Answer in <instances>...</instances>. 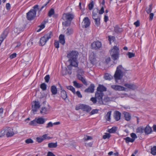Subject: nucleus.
I'll return each instance as SVG.
<instances>
[{"label": "nucleus", "mask_w": 156, "mask_h": 156, "mask_svg": "<svg viewBox=\"0 0 156 156\" xmlns=\"http://www.w3.org/2000/svg\"><path fill=\"white\" fill-rule=\"evenodd\" d=\"M94 86L93 84H91L88 88L85 89L84 91L87 93H93L94 91Z\"/></svg>", "instance_id": "18"}, {"label": "nucleus", "mask_w": 156, "mask_h": 156, "mask_svg": "<svg viewBox=\"0 0 156 156\" xmlns=\"http://www.w3.org/2000/svg\"><path fill=\"white\" fill-rule=\"evenodd\" d=\"M51 91L53 94L55 95L57 94V90L56 87L55 86H52L51 87Z\"/></svg>", "instance_id": "27"}, {"label": "nucleus", "mask_w": 156, "mask_h": 156, "mask_svg": "<svg viewBox=\"0 0 156 156\" xmlns=\"http://www.w3.org/2000/svg\"><path fill=\"white\" fill-rule=\"evenodd\" d=\"M80 80H81L85 85H87V83L85 79L83 77Z\"/></svg>", "instance_id": "62"}, {"label": "nucleus", "mask_w": 156, "mask_h": 156, "mask_svg": "<svg viewBox=\"0 0 156 156\" xmlns=\"http://www.w3.org/2000/svg\"><path fill=\"white\" fill-rule=\"evenodd\" d=\"M47 134H44L42 136V137L43 138V140L44 139H51L49 136H47Z\"/></svg>", "instance_id": "63"}, {"label": "nucleus", "mask_w": 156, "mask_h": 156, "mask_svg": "<svg viewBox=\"0 0 156 156\" xmlns=\"http://www.w3.org/2000/svg\"><path fill=\"white\" fill-rule=\"evenodd\" d=\"M104 95L103 93L100 91H97L95 94V97L98 101V102L101 105L104 104L102 100V97Z\"/></svg>", "instance_id": "9"}, {"label": "nucleus", "mask_w": 156, "mask_h": 156, "mask_svg": "<svg viewBox=\"0 0 156 156\" xmlns=\"http://www.w3.org/2000/svg\"><path fill=\"white\" fill-rule=\"evenodd\" d=\"M131 136L132 137V139H134V140L137 138V136H136V134L134 133H132L130 134Z\"/></svg>", "instance_id": "51"}, {"label": "nucleus", "mask_w": 156, "mask_h": 156, "mask_svg": "<svg viewBox=\"0 0 156 156\" xmlns=\"http://www.w3.org/2000/svg\"><path fill=\"white\" fill-rule=\"evenodd\" d=\"M110 54L112 59L115 60L119 58V49L116 46H114L110 51Z\"/></svg>", "instance_id": "5"}, {"label": "nucleus", "mask_w": 156, "mask_h": 156, "mask_svg": "<svg viewBox=\"0 0 156 156\" xmlns=\"http://www.w3.org/2000/svg\"><path fill=\"white\" fill-rule=\"evenodd\" d=\"M124 139L125 140L126 142V143H128L129 142L132 143L134 141L133 139L131 138L128 137L124 138Z\"/></svg>", "instance_id": "33"}, {"label": "nucleus", "mask_w": 156, "mask_h": 156, "mask_svg": "<svg viewBox=\"0 0 156 156\" xmlns=\"http://www.w3.org/2000/svg\"><path fill=\"white\" fill-rule=\"evenodd\" d=\"M54 13V10L53 9H51L49 11L48 13V16L51 17Z\"/></svg>", "instance_id": "46"}, {"label": "nucleus", "mask_w": 156, "mask_h": 156, "mask_svg": "<svg viewBox=\"0 0 156 156\" xmlns=\"http://www.w3.org/2000/svg\"><path fill=\"white\" fill-rule=\"evenodd\" d=\"M15 134L12 129L10 127H6L3 129L0 132V137H1L6 135L8 137L13 136Z\"/></svg>", "instance_id": "4"}, {"label": "nucleus", "mask_w": 156, "mask_h": 156, "mask_svg": "<svg viewBox=\"0 0 156 156\" xmlns=\"http://www.w3.org/2000/svg\"><path fill=\"white\" fill-rule=\"evenodd\" d=\"M97 99L96 98L92 97L90 98V100L93 102L94 104H95L96 103Z\"/></svg>", "instance_id": "56"}, {"label": "nucleus", "mask_w": 156, "mask_h": 156, "mask_svg": "<svg viewBox=\"0 0 156 156\" xmlns=\"http://www.w3.org/2000/svg\"><path fill=\"white\" fill-rule=\"evenodd\" d=\"M80 109H81L84 111L88 112L91 110V108L87 105L81 104L79 105V106L76 107V110H78Z\"/></svg>", "instance_id": "8"}, {"label": "nucleus", "mask_w": 156, "mask_h": 156, "mask_svg": "<svg viewBox=\"0 0 156 156\" xmlns=\"http://www.w3.org/2000/svg\"><path fill=\"white\" fill-rule=\"evenodd\" d=\"M59 41L60 43L63 45L65 43L64 36L63 34H61L59 37Z\"/></svg>", "instance_id": "25"}, {"label": "nucleus", "mask_w": 156, "mask_h": 156, "mask_svg": "<svg viewBox=\"0 0 156 156\" xmlns=\"http://www.w3.org/2000/svg\"><path fill=\"white\" fill-rule=\"evenodd\" d=\"M98 110L97 109H93L90 112V115H93L97 113L98 112Z\"/></svg>", "instance_id": "47"}, {"label": "nucleus", "mask_w": 156, "mask_h": 156, "mask_svg": "<svg viewBox=\"0 0 156 156\" xmlns=\"http://www.w3.org/2000/svg\"><path fill=\"white\" fill-rule=\"evenodd\" d=\"M127 55L128 56V57L129 58L134 57L135 56V54L134 53L130 52H128L127 53Z\"/></svg>", "instance_id": "48"}, {"label": "nucleus", "mask_w": 156, "mask_h": 156, "mask_svg": "<svg viewBox=\"0 0 156 156\" xmlns=\"http://www.w3.org/2000/svg\"><path fill=\"white\" fill-rule=\"evenodd\" d=\"M106 91V88L103 85H99L97 88V91L102 92Z\"/></svg>", "instance_id": "21"}, {"label": "nucleus", "mask_w": 156, "mask_h": 156, "mask_svg": "<svg viewBox=\"0 0 156 156\" xmlns=\"http://www.w3.org/2000/svg\"><path fill=\"white\" fill-rule=\"evenodd\" d=\"M144 128L143 126H140L138 127L136 129V133L140 134L143 133Z\"/></svg>", "instance_id": "26"}, {"label": "nucleus", "mask_w": 156, "mask_h": 156, "mask_svg": "<svg viewBox=\"0 0 156 156\" xmlns=\"http://www.w3.org/2000/svg\"><path fill=\"white\" fill-rule=\"evenodd\" d=\"M40 107V102L38 101H35L32 103V110L34 114H35L37 109Z\"/></svg>", "instance_id": "10"}, {"label": "nucleus", "mask_w": 156, "mask_h": 156, "mask_svg": "<svg viewBox=\"0 0 156 156\" xmlns=\"http://www.w3.org/2000/svg\"><path fill=\"white\" fill-rule=\"evenodd\" d=\"M152 4H150L148 7L147 8L146 11L147 13H150L151 12L152 9Z\"/></svg>", "instance_id": "38"}, {"label": "nucleus", "mask_w": 156, "mask_h": 156, "mask_svg": "<svg viewBox=\"0 0 156 156\" xmlns=\"http://www.w3.org/2000/svg\"><path fill=\"white\" fill-rule=\"evenodd\" d=\"M66 88L71 91L74 94H75V88L71 86H67L66 87Z\"/></svg>", "instance_id": "37"}, {"label": "nucleus", "mask_w": 156, "mask_h": 156, "mask_svg": "<svg viewBox=\"0 0 156 156\" xmlns=\"http://www.w3.org/2000/svg\"><path fill=\"white\" fill-rule=\"evenodd\" d=\"M73 30L71 28H69L67 29V31L66 33V34L69 35L73 34Z\"/></svg>", "instance_id": "40"}, {"label": "nucleus", "mask_w": 156, "mask_h": 156, "mask_svg": "<svg viewBox=\"0 0 156 156\" xmlns=\"http://www.w3.org/2000/svg\"><path fill=\"white\" fill-rule=\"evenodd\" d=\"M111 87L115 90L126 91V88L119 85H112Z\"/></svg>", "instance_id": "13"}, {"label": "nucleus", "mask_w": 156, "mask_h": 156, "mask_svg": "<svg viewBox=\"0 0 156 156\" xmlns=\"http://www.w3.org/2000/svg\"><path fill=\"white\" fill-rule=\"evenodd\" d=\"M83 26L85 28H87L90 26V22L88 17H86L84 18L83 20Z\"/></svg>", "instance_id": "17"}, {"label": "nucleus", "mask_w": 156, "mask_h": 156, "mask_svg": "<svg viewBox=\"0 0 156 156\" xmlns=\"http://www.w3.org/2000/svg\"><path fill=\"white\" fill-rule=\"evenodd\" d=\"M152 131V129L151 127L147 126L144 128V132L146 134H148L151 133Z\"/></svg>", "instance_id": "24"}, {"label": "nucleus", "mask_w": 156, "mask_h": 156, "mask_svg": "<svg viewBox=\"0 0 156 156\" xmlns=\"http://www.w3.org/2000/svg\"><path fill=\"white\" fill-rule=\"evenodd\" d=\"M47 156H55L52 152L50 151H49L47 154Z\"/></svg>", "instance_id": "64"}, {"label": "nucleus", "mask_w": 156, "mask_h": 156, "mask_svg": "<svg viewBox=\"0 0 156 156\" xmlns=\"http://www.w3.org/2000/svg\"><path fill=\"white\" fill-rule=\"evenodd\" d=\"M78 74H80L81 75H83L84 74L83 71L81 69H80L77 71Z\"/></svg>", "instance_id": "58"}, {"label": "nucleus", "mask_w": 156, "mask_h": 156, "mask_svg": "<svg viewBox=\"0 0 156 156\" xmlns=\"http://www.w3.org/2000/svg\"><path fill=\"white\" fill-rule=\"evenodd\" d=\"M99 14H102L104 12V8L103 7H102L101 9L98 12Z\"/></svg>", "instance_id": "57"}, {"label": "nucleus", "mask_w": 156, "mask_h": 156, "mask_svg": "<svg viewBox=\"0 0 156 156\" xmlns=\"http://www.w3.org/2000/svg\"><path fill=\"white\" fill-rule=\"evenodd\" d=\"M54 45L55 47L56 48H58L59 47V42L57 41H55L54 43Z\"/></svg>", "instance_id": "59"}, {"label": "nucleus", "mask_w": 156, "mask_h": 156, "mask_svg": "<svg viewBox=\"0 0 156 156\" xmlns=\"http://www.w3.org/2000/svg\"><path fill=\"white\" fill-rule=\"evenodd\" d=\"M69 64L68 66V68L69 69V70H71L72 69V66H73L75 67H77L78 65V63H77V65L74 66L73 65V64H71L70 62H69Z\"/></svg>", "instance_id": "43"}, {"label": "nucleus", "mask_w": 156, "mask_h": 156, "mask_svg": "<svg viewBox=\"0 0 156 156\" xmlns=\"http://www.w3.org/2000/svg\"><path fill=\"white\" fill-rule=\"evenodd\" d=\"M104 78L106 80H110L113 78V76L108 73L105 74Z\"/></svg>", "instance_id": "31"}, {"label": "nucleus", "mask_w": 156, "mask_h": 156, "mask_svg": "<svg viewBox=\"0 0 156 156\" xmlns=\"http://www.w3.org/2000/svg\"><path fill=\"white\" fill-rule=\"evenodd\" d=\"M124 86L132 90H134L137 88V87L133 84L125 83Z\"/></svg>", "instance_id": "19"}, {"label": "nucleus", "mask_w": 156, "mask_h": 156, "mask_svg": "<svg viewBox=\"0 0 156 156\" xmlns=\"http://www.w3.org/2000/svg\"><path fill=\"white\" fill-rule=\"evenodd\" d=\"M151 153L153 155H156V146L151 148Z\"/></svg>", "instance_id": "35"}, {"label": "nucleus", "mask_w": 156, "mask_h": 156, "mask_svg": "<svg viewBox=\"0 0 156 156\" xmlns=\"http://www.w3.org/2000/svg\"><path fill=\"white\" fill-rule=\"evenodd\" d=\"M92 139V137L90 136L87 135H85L83 138L84 141H87L89 140H91Z\"/></svg>", "instance_id": "41"}, {"label": "nucleus", "mask_w": 156, "mask_h": 156, "mask_svg": "<svg viewBox=\"0 0 156 156\" xmlns=\"http://www.w3.org/2000/svg\"><path fill=\"white\" fill-rule=\"evenodd\" d=\"M73 85L76 87L79 88L81 87L83 85L82 84L78 83L76 81H74L73 82Z\"/></svg>", "instance_id": "34"}, {"label": "nucleus", "mask_w": 156, "mask_h": 156, "mask_svg": "<svg viewBox=\"0 0 156 156\" xmlns=\"http://www.w3.org/2000/svg\"><path fill=\"white\" fill-rule=\"evenodd\" d=\"M9 32V30L8 29H6L3 32L0 37V46L4 39L7 37Z\"/></svg>", "instance_id": "11"}, {"label": "nucleus", "mask_w": 156, "mask_h": 156, "mask_svg": "<svg viewBox=\"0 0 156 156\" xmlns=\"http://www.w3.org/2000/svg\"><path fill=\"white\" fill-rule=\"evenodd\" d=\"M74 15L69 13H64L63 14L62 19L64 21L62 22L63 25L67 27L69 25L71 21L74 18Z\"/></svg>", "instance_id": "3"}, {"label": "nucleus", "mask_w": 156, "mask_h": 156, "mask_svg": "<svg viewBox=\"0 0 156 156\" xmlns=\"http://www.w3.org/2000/svg\"><path fill=\"white\" fill-rule=\"evenodd\" d=\"M57 146V142L51 143L48 144V147L50 148H55Z\"/></svg>", "instance_id": "32"}, {"label": "nucleus", "mask_w": 156, "mask_h": 156, "mask_svg": "<svg viewBox=\"0 0 156 156\" xmlns=\"http://www.w3.org/2000/svg\"><path fill=\"white\" fill-rule=\"evenodd\" d=\"M25 142L27 144L32 143L33 142V140L31 139H27L25 140Z\"/></svg>", "instance_id": "53"}, {"label": "nucleus", "mask_w": 156, "mask_h": 156, "mask_svg": "<svg viewBox=\"0 0 156 156\" xmlns=\"http://www.w3.org/2000/svg\"><path fill=\"white\" fill-rule=\"evenodd\" d=\"M94 20V22L96 25L98 27L100 24V17L93 19Z\"/></svg>", "instance_id": "36"}, {"label": "nucleus", "mask_w": 156, "mask_h": 156, "mask_svg": "<svg viewBox=\"0 0 156 156\" xmlns=\"http://www.w3.org/2000/svg\"><path fill=\"white\" fill-rule=\"evenodd\" d=\"M40 87L43 90H45L46 89V85L45 83H42Z\"/></svg>", "instance_id": "45"}, {"label": "nucleus", "mask_w": 156, "mask_h": 156, "mask_svg": "<svg viewBox=\"0 0 156 156\" xmlns=\"http://www.w3.org/2000/svg\"><path fill=\"white\" fill-rule=\"evenodd\" d=\"M37 123L36 120L35 119V120L30 121V122L29 123V124L30 126H35L36 125Z\"/></svg>", "instance_id": "44"}, {"label": "nucleus", "mask_w": 156, "mask_h": 156, "mask_svg": "<svg viewBox=\"0 0 156 156\" xmlns=\"http://www.w3.org/2000/svg\"><path fill=\"white\" fill-rule=\"evenodd\" d=\"M78 56V52L75 51H73L67 54V57L69 58L68 62H70L71 64H73L75 66L77 65V63H78L77 60Z\"/></svg>", "instance_id": "2"}, {"label": "nucleus", "mask_w": 156, "mask_h": 156, "mask_svg": "<svg viewBox=\"0 0 156 156\" xmlns=\"http://www.w3.org/2000/svg\"><path fill=\"white\" fill-rule=\"evenodd\" d=\"M117 127H113L112 128L109 129L108 132L109 133H115L117 130Z\"/></svg>", "instance_id": "39"}, {"label": "nucleus", "mask_w": 156, "mask_h": 156, "mask_svg": "<svg viewBox=\"0 0 156 156\" xmlns=\"http://www.w3.org/2000/svg\"><path fill=\"white\" fill-rule=\"evenodd\" d=\"M33 8V9H31L27 14V17L28 20H32L35 17L36 12L38 9V5H36Z\"/></svg>", "instance_id": "6"}, {"label": "nucleus", "mask_w": 156, "mask_h": 156, "mask_svg": "<svg viewBox=\"0 0 156 156\" xmlns=\"http://www.w3.org/2000/svg\"><path fill=\"white\" fill-rule=\"evenodd\" d=\"M111 111H109L107 112L106 115L105 117V119L108 121H110V117L111 114Z\"/></svg>", "instance_id": "28"}, {"label": "nucleus", "mask_w": 156, "mask_h": 156, "mask_svg": "<svg viewBox=\"0 0 156 156\" xmlns=\"http://www.w3.org/2000/svg\"><path fill=\"white\" fill-rule=\"evenodd\" d=\"M121 114L118 111H115L114 113V117L116 121L119 120L121 117Z\"/></svg>", "instance_id": "20"}, {"label": "nucleus", "mask_w": 156, "mask_h": 156, "mask_svg": "<svg viewBox=\"0 0 156 156\" xmlns=\"http://www.w3.org/2000/svg\"><path fill=\"white\" fill-rule=\"evenodd\" d=\"M98 9L95 8L93 10L92 12V18L93 19L100 18V16L98 14Z\"/></svg>", "instance_id": "16"}, {"label": "nucleus", "mask_w": 156, "mask_h": 156, "mask_svg": "<svg viewBox=\"0 0 156 156\" xmlns=\"http://www.w3.org/2000/svg\"><path fill=\"white\" fill-rule=\"evenodd\" d=\"M111 101L110 98L107 96H105V97L103 100V101H104L105 102H107L108 101Z\"/></svg>", "instance_id": "50"}, {"label": "nucleus", "mask_w": 156, "mask_h": 156, "mask_svg": "<svg viewBox=\"0 0 156 156\" xmlns=\"http://www.w3.org/2000/svg\"><path fill=\"white\" fill-rule=\"evenodd\" d=\"M75 94L78 96V97L80 98H81L82 97L80 92L79 91H77L76 92H75Z\"/></svg>", "instance_id": "60"}, {"label": "nucleus", "mask_w": 156, "mask_h": 156, "mask_svg": "<svg viewBox=\"0 0 156 156\" xmlns=\"http://www.w3.org/2000/svg\"><path fill=\"white\" fill-rule=\"evenodd\" d=\"M94 2L93 1H92L89 5H88V9L89 10H91L93 8L94 6Z\"/></svg>", "instance_id": "42"}, {"label": "nucleus", "mask_w": 156, "mask_h": 156, "mask_svg": "<svg viewBox=\"0 0 156 156\" xmlns=\"http://www.w3.org/2000/svg\"><path fill=\"white\" fill-rule=\"evenodd\" d=\"M96 54L94 52H92L90 53L89 60L91 63L93 64L95 63L96 61Z\"/></svg>", "instance_id": "12"}, {"label": "nucleus", "mask_w": 156, "mask_h": 156, "mask_svg": "<svg viewBox=\"0 0 156 156\" xmlns=\"http://www.w3.org/2000/svg\"><path fill=\"white\" fill-rule=\"evenodd\" d=\"M36 120L37 123L39 124H44L45 121V119L42 117H39L37 118H36Z\"/></svg>", "instance_id": "22"}, {"label": "nucleus", "mask_w": 156, "mask_h": 156, "mask_svg": "<svg viewBox=\"0 0 156 156\" xmlns=\"http://www.w3.org/2000/svg\"><path fill=\"white\" fill-rule=\"evenodd\" d=\"M110 137V135L108 133H106L105 135H104L103 136V138L104 139H105L106 138H109Z\"/></svg>", "instance_id": "49"}, {"label": "nucleus", "mask_w": 156, "mask_h": 156, "mask_svg": "<svg viewBox=\"0 0 156 156\" xmlns=\"http://www.w3.org/2000/svg\"><path fill=\"white\" fill-rule=\"evenodd\" d=\"M80 80H81L85 85H87V83L85 79L83 77Z\"/></svg>", "instance_id": "61"}, {"label": "nucleus", "mask_w": 156, "mask_h": 156, "mask_svg": "<svg viewBox=\"0 0 156 156\" xmlns=\"http://www.w3.org/2000/svg\"><path fill=\"white\" fill-rule=\"evenodd\" d=\"M44 79H45V82H46V83H48L49 81V80L50 79L49 76L48 75H47L44 77Z\"/></svg>", "instance_id": "54"}, {"label": "nucleus", "mask_w": 156, "mask_h": 156, "mask_svg": "<svg viewBox=\"0 0 156 156\" xmlns=\"http://www.w3.org/2000/svg\"><path fill=\"white\" fill-rule=\"evenodd\" d=\"M53 36L52 33L50 31L47 34L42 37L40 40V44L42 46L44 45L47 41Z\"/></svg>", "instance_id": "7"}, {"label": "nucleus", "mask_w": 156, "mask_h": 156, "mask_svg": "<svg viewBox=\"0 0 156 156\" xmlns=\"http://www.w3.org/2000/svg\"><path fill=\"white\" fill-rule=\"evenodd\" d=\"M126 70L122 67L119 65L116 69V70L114 75V77L116 82L118 80H121L126 73Z\"/></svg>", "instance_id": "1"}, {"label": "nucleus", "mask_w": 156, "mask_h": 156, "mask_svg": "<svg viewBox=\"0 0 156 156\" xmlns=\"http://www.w3.org/2000/svg\"><path fill=\"white\" fill-rule=\"evenodd\" d=\"M61 91L60 95L61 96L62 98L63 99L65 100L67 98V95L66 92L64 90L62 89H61Z\"/></svg>", "instance_id": "23"}, {"label": "nucleus", "mask_w": 156, "mask_h": 156, "mask_svg": "<svg viewBox=\"0 0 156 156\" xmlns=\"http://www.w3.org/2000/svg\"><path fill=\"white\" fill-rule=\"evenodd\" d=\"M115 31L117 33H120L122 31V28L119 27L118 26H116L114 27Z\"/></svg>", "instance_id": "29"}, {"label": "nucleus", "mask_w": 156, "mask_h": 156, "mask_svg": "<svg viewBox=\"0 0 156 156\" xmlns=\"http://www.w3.org/2000/svg\"><path fill=\"white\" fill-rule=\"evenodd\" d=\"M101 45V43L98 41L94 42L91 44V47L92 48L97 49L100 48Z\"/></svg>", "instance_id": "14"}, {"label": "nucleus", "mask_w": 156, "mask_h": 156, "mask_svg": "<svg viewBox=\"0 0 156 156\" xmlns=\"http://www.w3.org/2000/svg\"><path fill=\"white\" fill-rule=\"evenodd\" d=\"M124 114L125 119L127 121L129 120L131 118V116L129 113L127 112H125Z\"/></svg>", "instance_id": "30"}, {"label": "nucleus", "mask_w": 156, "mask_h": 156, "mask_svg": "<svg viewBox=\"0 0 156 156\" xmlns=\"http://www.w3.org/2000/svg\"><path fill=\"white\" fill-rule=\"evenodd\" d=\"M50 107L49 105L47 107H42L40 111V113L43 114H47L48 113L50 110Z\"/></svg>", "instance_id": "15"}, {"label": "nucleus", "mask_w": 156, "mask_h": 156, "mask_svg": "<svg viewBox=\"0 0 156 156\" xmlns=\"http://www.w3.org/2000/svg\"><path fill=\"white\" fill-rule=\"evenodd\" d=\"M53 126V123L51 122H50L47 124V126H46V128H47L52 127Z\"/></svg>", "instance_id": "52"}, {"label": "nucleus", "mask_w": 156, "mask_h": 156, "mask_svg": "<svg viewBox=\"0 0 156 156\" xmlns=\"http://www.w3.org/2000/svg\"><path fill=\"white\" fill-rule=\"evenodd\" d=\"M37 141L38 143L42 142L43 140V138L42 137H38L36 138Z\"/></svg>", "instance_id": "55"}]
</instances>
